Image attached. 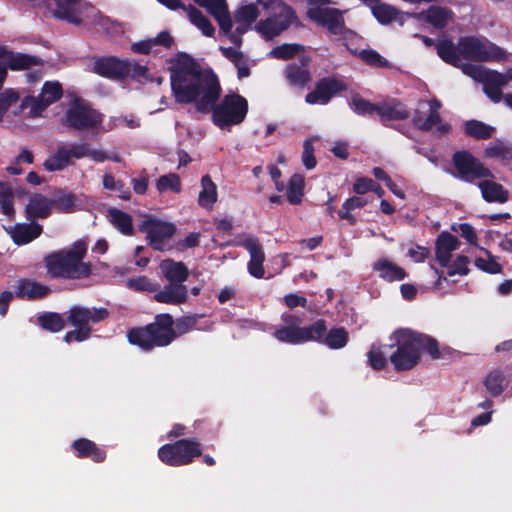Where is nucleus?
Masks as SVG:
<instances>
[{
  "label": "nucleus",
  "instance_id": "f257e3e1",
  "mask_svg": "<svg viewBox=\"0 0 512 512\" xmlns=\"http://www.w3.org/2000/svg\"><path fill=\"white\" fill-rule=\"evenodd\" d=\"M170 86L178 104H195L202 114L212 113V122L220 129L241 124L248 113V101L238 93L221 96L218 76L210 68L203 69L189 54L180 52L171 60Z\"/></svg>",
  "mask_w": 512,
  "mask_h": 512
},
{
  "label": "nucleus",
  "instance_id": "f03ea898",
  "mask_svg": "<svg viewBox=\"0 0 512 512\" xmlns=\"http://www.w3.org/2000/svg\"><path fill=\"white\" fill-rule=\"evenodd\" d=\"M393 339L397 349L390 355V362L396 371L413 369L421 353H427L434 360L441 357L438 341L427 334L400 328L393 333Z\"/></svg>",
  "mask_w": 512,
  "mask_h": 512
},
{
  "label": "nucleus",
  "instance_id": "7ed1b4c3",
  "mask_svg": "<svg viewBox=\"0 0 512 512\" xmlns=\"http://www.w3.org/2000/svg\"><path fill=\"white\" fill-rule=\"evenodd\" d=\"M87 244L78 240L70 249H61L43 258L46 273L51 279L81 280L92 274V264L84 262Z\"/></svg>",
  "mask_w": 512,
  "mask_h": 512
},
{
  "label": "nucleus",
  "instance_id": "20e7f679",
  "mask_svg": "<svg viewBox=\"0 0 512 512\" xmlns=\"http://www.w3.org/2000/svg\"><path fill=\"white\" fill-rule=\"evenodd\" d=\"M127 339L131 345L147 352L156 347H167L176 340L173 316L169 313L157 314L153 322L129 329Z\"/></svg>",
  "mask_w": 512,
  "mask_h": 512
},
{
  "label": "nucleus",
  "instance_id": "39448f33",
  "mask_svg": "<svg viewBox=\"0 0 512 512\" xmlns=\"http://www.w3.org/2000/svg\"><path fill=\"white\" fill-rule=\"evenodd\" d=\"M311 320L306 312L287 311L281 315V323L275 328L273 336L279 342L292 345L320 339V320L308 325Z\"/></svg>",
  "mask_w": 512,
  "mask_h": 512
},
{
  "label": "nucleus",
  "instance_id": "423d86ee",
  "mask_svg": "<svg viewBox=\"0 0 512 512\" xmlns=\"http://www.w3.org/2000/svg\"><path fill=\"white\" fill-rule=\"evenodd\" d=\"M157 455L159 460L170 467L190 465L202 456L201 442L196 438H182L162 445Z\"/></svg>",
  "mask_w": 512,
  "mask_h": 512
},
{
  "label": "nucleus",
  "instance_id": "0eeeda50",
  "mask_svg": "<svg viewBox=\"0 0 512 512\" xmlns=\"http://www.w3.org/2000/svg\"><path fill=\"white\" fill-rule=\"evenodd\" d=\"M63 96L62 85L58 81H46L42 85L38 96L27 95L21 99L19 107L14 110V115L25 114L26 118L34 119L42 116V113Z\"/></svg>",
  "mask_w": 512,
  "mask_h": 512
},
{
  "label": "nucleus",
  "instance_id": "6e6552de",
  "mask_svg": "<svg viewBox=\"0 0 512 512\" xmlns=\"http://www.w3.org/2000/svg\"><path fill=\"white\" fill-rule=\"evenodd\" d=\"M462 60L471 62H499L506 59V52L495 43L475 36L459 38Z\"/></svg>",
  "mask_w": 512,
  "mask_h": 512
},
{
  "label": "nucleus",
  "instance_id": "1a4fd4ad",
  "mask_svg": "<svg viewBox=\"0 0 512 512\" xmlns=\"http://www.w3.org/2000/svg\"><path fill=\"white\" fill-rule=\"evenodd\" d=\"M451 164L453 176L466 183H475L480 179L494 178L491 170L468 150H457L453 153Z\"/></svg>",
  "mask_w": 512,
  "mask_h": 512
},
{
  "label": "nucleus",
  "instance_id": "9d476101",
  "mask_svg": "<svg viewBox=\"0 0 512 512\" xmlns=\"http://www.w3.org/2000/svg\"><path fill=\"white\" fill-rule=\"evenodd\" d=\"M102 121L101 113L76 98L65 112L63 125L75 131H83L98 128Z\"/></svg>",
  "mask_w": 512,
  "mask_h": 512
},
{
  "label": "nucleus",
  "instance_id": "9b49d317",
  "mask_svg": "<svg viewBox=\"0 0 512 512\" xmlns=\"http://www.w3.org/2000/svg\"><path fill=\"white\" fill-rule=\"evenodd\" d=\"M296 20L297 16L294 9L290 5L281 2L278 11L274 15L261 20L256 27L266 40H271L287 30Z\"/></svg>",
  "mask_w": 512,
  "mask_h": 512
},
{
  "label": "nucleus",
  "instance_id": "f8f14e48",
  "mask_svg": "<svg viewBox=\"0 0 512 512\" xmlns=\"http://www.w3.org/2000/svg\"><path fill=\"white\" fill-rule=\"evenodd\" d=\"M139 231L146 234L148 244L155 251H163L165 242L173 237L176 226L153 216H147L139 224Z\"/></svg>",
  "mask_w": 512,
  "mask_h": 512
},
{
  "label": "nucleus",
  "instance_id": "ddd939ff",
  "mask_svg": "<svg viewBox=\"0 0 512 512\" xmlns=\"http://www.w3.org/2000/svg\"><path fill=\"white\" fill-rule=\"evenodd\" d=\"M88 154V143H72L58 146L55 152L44 161L43 166L49 172L61 171L73 164V159H82Z\"/></svg>",
  "mask_w": 512,
  "mask_h": 512
},
{
  "label": "nucleus",
  "instance_id": "4468645a",
  "mask_svg": "<svg viewBox=\"0 0 512 512\" xmlns=\"http://www.w3.org/2000/svg\"><path fill=\"white\" fill-rule=\"evenodd\" d=\"M93 72L109 79H124L131 72V61L115 56L100 57L93 64Z\"/></svg>",
  "mask_w": 512,
  "mask_h": 512
},
{
  "label": "nucleus",
  "instance_id": "2eb2a0df",
  "mask_svg": "<svg viewBox=\"0 0 512 512\" xmlns=\"http://www.w3.org/2000/svg\"><path fill=\"white\" fill-rule=\"evenodd\" d=\"M237 245L246 249L250 254V260L247 264L249 274L258 279L263 278L265 274L263 266L265 253L259 239L253 236H246L238 240Z\"/></svg>",
  "mask_w": 512,
  "mask_h": 512
},
{
  "label": "nucleus",
  "instance_id": "dca6fc26",
  "mask_svg": "<svg viewBox=\"0 0 512 512\" xmlns=\"http://www.w3.org/2000/svg\"><path fill=\"white\" fill-rule=\"evenodd\" d=\"M108 316L109 312L106 308H87L75 305L69 309L67 321L73 327H90L89 324H97Z\"/></svg>",
  "mask_w": 512,
  "mask_h": 512
},
{
  "label": "nucleus",
  "instance_id": "f3484780",
  "mask_svg": "<svg viewBox=\"0 0 512 512\" xmlns=\"http://www.w3.org/2000/svg\"><path fill=\"white\" fill-rule=\"evenodd\" d=\"M345 13L346 10L322 7V28L326 29L330 35L346 40L348 35L353 34V31L346 27Z\"/></svg>",
  "mask_w": 512,
  "mask_h": 512
},
{
  "label": "nucleus",
  "instance_id": "a211bd4d",
  "mask_svg": "<svg viewBox=\"0 0 512 512\" xmlns=\"http://www.w3.org/2000/svg\"><path fill=\"white\" fill-rule=\"evenodd\" d=\"M80 0H44L46 8L52 15L69 23L80 25L82 20L77 15Z\"/></svg>",
  "mask_w": 512,
  "mask_h": 512
},
{
  "label": "nucleus",
  "instance_id": "6ab92c4d",
  "mask_svg": "<svg viewBox=\"0 0 512 512\" xmlns=\"http://www.w3.org/2000/svg\"><path fill=\"white\" fill-rule=\"evenodd\" d=\"M204 7L218 22L220 30L229 33L232 29V19L225 0H194Z\"/></svg>",
  "mask_w": 512,
  "mask_h": 512
},
{
  "label": "nucleus",
  "instance_id": "aec40b11",
  "mask_svg": "<svg viewBox=\"0 0 512 512\" xmlns=\"http://www.w3.org/2000/svg\"><path fill=\"white\" fill-rule=\"evenodd\" d=\"M309 56H300L298 62L289 63L285 68V76L292 86L305 87L311 80L308 70L310 64Z\"/></svg>",
  "mask_w": 512,
  "mask_h": 512
},
{
  "label": "nucleus",
  "instance_id": "412c9836",
  "mask_svg": "<svg viewBox=\"0 0 512 512\" xmlns=\"http://www.w3.org/2000/svg\"><path fill=\"white\" fill-rule=\"evenodd\" d=\"M372 270L380 279L388 283L402 281L408 276L403 267L385 257L377 259L372 264Z\"/></svg>",
  "mask_w": 512,
  "mask_h": 512
},
{
  "label": "nucleus",
  "instance_id": "4be33fe9",
  "mask_svg": "<svg viewBox=\"0 0 512 512\" xmlns=\"http://www.w3.org/2000/svg\"><path fill=\"white\" fill-rule=\"evenodd\" d=\"M460 242L458 238L450 232H441L435 242L436 260L441 267H446L450 263L451 253L458 249Z\"/></svg>",
  "mask_w": 512,
  "mask_h": 512
},
{
  "label": "nucleus",
  "instance_id": "5701e85b",
  "mask_svg": "<svg viewBox=\"0 0 512 512\" xmlns=\"http://www.w3.org/2000/svg\"><path fill=\"white\" fill-rule=\"evenodd\" d=\"M71 448L77 458H89L95 463H102L106 459V451L87 438L74 440Z\"/></svg>",
  "mask_w": 512,
  "mask_h": 512
},
{
  "label": "nucleus",
  "instance_id": "b1692460",
  "mask_svg": "<svg viewBox=\"0 0 512 512\" xmlns=\"http://www.w3.org/2000/svg\"><path fill=\"white\" fill-rule=\"evenodd\" d=\"M51 293V288L47 285L36 282L30 278L19 280L15 290V296L20 299L39 300L47 297Z\"/></svg>",
  "mask_w": 512,
  "mask_h": 512
},
{
  "label": "nucleus",
  "instance_id": "393cba45",
  "mask_svg": "<svg viewBox=\"0 0 512 512\" xmlns=\"http://www.w3.org/2000/svg\"><path fill=\"white\" fill-rule=\"evenodd\" d=\"M411 16L417 20H423L437 29H443L453 16V12L448 8L432 5L426 11L412 13Z\"/></svg>",
  "mask_w": 512,
  "mask_h": 512
},
{
  "label": "nucleus",
  "instance_id": "a878e982",
  "mask_svg": "<svg viewBox=\"0 0 512 512\" xmlns=\"http://www.w3.org/2000/svg\"><path fill=\"white\" fill-rule=\"evenodd\" d=\"M188 299V289L184 284H168L154 294V300L158 303L179 305Z\"/></svg>",
  "mask_w": 512,
  "mask_h": 512
},
{
  "label": "nucleus",
  "instance_id": "bb28decb",
  "mask_svg": "<svg viewBox=\"0 0 512 512\" xmlns=\"http://www.w3.org/2000/svg\"><path fill=\"white\" fill-rule=\"evenodd\" d=\"M51 213V200L40 193L32 195L25 208L26 218L30 221H35L36 219H45L49 217Z\"/></svg>",
  "mask_w": 512,
  "mask_h": 512
},
{
  "label": "nucleus",
  "instance_id": "cd10ccee",
  "mask_svg": "<svg viewBox=\"0 0 512 512\" xmlns=\"http://www.w3.org/2000/svg\"><path fill=\"white\" fill-rule=\"evenodd\" d=\"M483 90L493 102H500L503 98L502 88L508 83V77L500 72L491 70L482 79Z\"/></svg>",
  "mask_w": 512,
  "mask_h": 512
},
{
  "label": "nucleus",
  "instance_id": "c85d7f7f",
  "mask_svg": "<svg viewBox=\"0 0 512 512\" xmlns=\"http://www.w3.org/2000/svg\"><path fill=\"white\" fill-rule=\"evenodd\" d=\"M377 115L383 125L388 126L390 121L406 120L409 117V111L400 101L393 99L389 102H383L378 105Z\"/></svg>",
  "mask_w": 512,
  "mask_h": 512
},
{
  "label": "nucleus",
  "instance_id": "c756f323",
  "mask_svg": "<svg viewBox=\"0 0 512 512\" xmlns=\"http://www.w3.org/2000/svg\"><path fill=\"white\" fill-rule=\"evenodd\" d=\"M42 231V225L35 221L17 223L11 231V238L16 245L22 246L37 239L42 234Z\"/></svg>",
  "mask_w": 512,
  "mask_h": 512
},
{
  "label": "nucleus",
  "instance_id": "7c9ffc66",
  "mask_svg": "<svg viewBox=\"0 0 512 512\" xmlns=\"http://www.w3.org/2000/svg\"><path fill=\"white\" fill-rule=\"evenodd\" d=\"M159 267L164 278L170 284H183L188 279L189 271L186 265L181 261L165 259L161 261Z\"/></svg>",
  "mask_w": 512,
  "mask_h": 512
},
{
  "label": "nucleus",
  "instance_id": "2f4dec72",
  "mask_svg": "<svg viewBox=\"0 0 512 512\" xmlns=\"http://www.w3.org/2000/svg\"><path fill=\"white\" fill-rule=\"evenodd\" d=\"M490 179L478 183L483 199L488 203H506L509 200V191L502 184Z\"/></svg>",
  "mask_w": 512,
  "mask_h": 512
},
{
  "label": "nucleus",
  "instance_id": "473e14b6",
  "mask_svg": "<svg viewBox=\"0 0 512 512\" xmlns=\"http://www.w3.org/2000/svg\"><path fill=\"white\" fill-rule=\"evenodd\" d=\"M436 49L442 61L454 67H460L462 56L460 54L459 42L455 45L451 39L445 38L437 41Z\"/></svg>",
  "mask_w": 512,
  "mask_h": 512
},
{
  "label": "nucleus",
  "instance_id": "72a5a7b5",
  "mask_svg": "<svg viewBox=\"0 0 512 512\" xmlns=\"http://www.w3.org/2000/svg\"><path fill=\"white\" fill-rule=\"evenodd\" d=\"M109 222L123 235H134L132 216L118 208L110 207L107 210Z\"/></svg>",
  "mask_w": 512,
  "mask_h": 512
},
{
  "label": "nucleus",
  "instance_id": "f704fd0d",
  "mask_svg": "<svg viewBox=\"0 0 512 512\" xmlns=\"http://www.w3.org/2000/svg\"><path fill=\"white\" fill-rule=\"evenodd\" d=\"M484 156L486 158L500 160L505 165H512V145L508 142L496 139L484 149Z\"/></svg>",
  "mask_w": 512,
  "mask_h": 512
},
{
  "label": "nucleus",
  "instance_id": "c9c22d12",
  "mask_svg": "<svg viewBox=\"0 0 512 512\" xmlns=\"http://www.w3.org/2000/svg\"><path fill=\"white\" fill-rule=\"evenodd\" d=\"M43 64L44 61L40 57L12 51V53H9L6 66L12 71H18L29 69L32 66H42Z\"/></svg>",
  "mask_w": 512,
  "mask_h": 512
},
{
  "label": "nucleus",
  "instance_id": "e433bc0d",
  "mask_svg": "<svg viewBox=\"0 0 512 512\" xmlns=\"http://www.w3.org/2000/svg\"><path fill=\"white\" fill-rule=\"evenodd\" d=\"M463 130L466 136L477 140L490 139L495 132L493 126L476 119L467 120L464 123Z\"/></svg>",
  "mask_w": 512,
  "mask_h": 512
},
{
  "label": "nucleus",
  "instance_id": "4c0bfd02",
  "mask_svg": "<svg viewBox=\"0 0 512 512\" xmlns=\"http://www.w3.org/2000/svg\"><path fill=\"white\" fill-rule=\"evenodd\" d=\"M348 50L356 57L360 58L366 65L374 68H381V69H391L392 64L383 57L378 51L374 49H362L358 51L357 49Z\"/></svg>",
  "mask_w": 512,
  "mask_h": 512
},
{
  "label": "nucleus",
  "instance_id": "58836bf2",
  "mask_svg": "<svg viewBox=\"0 0 512 512\" xmlns=\"http://www.w3.org/2000/svg\"><path fill=\"white\" fill-rule=\"evenodd\" d=\"M348 89V85L341 79L336 77L322 78V105L330 102V100L340 95Z\"/></svg>",
  "mask_w": 512,
  "mask_h": 512
},
{
  "label": "nucleus",
  "instance_id": "ea45409f",
  "mask_svg": "<svg viewBox=\"0 0 512 512\" xmlns=\"http://www.w3.org/2000/svg\"><path fill=\"white\" fill-rule=\"evenodd\" d=\"M483 384L487 392L492 397H498L502 394L504 387L508 384V381L506 380L503 371L497 368L486 375Z\"/></svg>",
  "mask_w": 512,
  "mask_h": 512
},
{
  "label": "nucleus",
  "instance_id": "a19ab883",
  "mask_svg": "<svg viewBox=\"0 0 512 512\" xmlns=\"http://www.w3.org/2000/svg\"><path fill=\"white\" fill-rule=\"evenodd\" d=\"M202 190L199 193L198 204L206 209H211L217 201V187L209 175L201 179Z\"/></svg>",
  "mask_w": 512,
  "mask_h": 512
},
{
  "label": "nucleus",
  "instance_id": "79ce46f5",
  "mask_svg": "<svg viewBox=\"0 0 512 512\" xmlns=\"http://www.w3.org/2000/svg\"><path fill=\"white\" fill-rule=\"evenodd\" d=\"M186 11L188 13V17L191 23L194 24L198 29H200L205 36L211 37L214 35V26L212 25L211 21L206 16H204L203 13L198 8L190 4L187 6Z\"/></svg>",
  "mask_w": 512,
  "mask_h": 512
},
{
  "label": "nucleus",
  "instance_id": "37998d69",
  "mask_svg": "<svg viewBox=\"0 0 512 512\" xmlns=\"http://www.w3.org/2000/svg\"><path fill=\"white\" fill-rule=\"evenodd\" d=\"M39 326L51 333L60 332L65 327V319L57 312H44L37 318Z\"/></svg>",
  "mask_w": 512,
  "mask_h": 512
},
{
  "label": "nucleus",
  "instance_id": "c03bdc74",
  "mask_svg": "<svg viewBox=\"0 0 512 512\" xmlns=\"http://www.w3.org/2000/svg\"><path fill=\"white\" fill-rule=\"evenodd\" d=\"M370 8L373 16L383 25L392 23L399 14V11L395 7L385 3L376 2L373 3Z\"/></svg>",
  "mask_w": 512,
  "mask_h": 512
},
{
  "label": "nucleus",
  "instance_id": "a18cd8bd",
  "mask_svg": "<svg viewBox=\"0 0 512 512\" xmlns=\"http://www.w3.org/2000/svg\"><path fill=\"white\" fill-rule=\"evenodd\" d=\"M304 186V177L301 174L296 173L291 176L287 189V199L290 204L297 205L301 203Z\"/></svg>",
  "mask_w": 512,
  "mask_h": 512
},
{
  "label": "nucleus",
  "instance_id": "49530a36",
  "mask_svg": "<svg viewBox=\"0 0 512 512\" xmlns=\"http://www.w3.org/2000/svg\"><path fill=\"white\" fill-rule=\"evenodd\" d=\"M14 194L12 187L7 182H0V210L1 213L12 217L15 214Z\"/></svg>",
  "mask_w": 512,
  "mask_h": 512
},
{
  "label": "nucleus",
  "instance_id": "de8ad7c7",
  "mask_svg": "<svg viewBox=\"0 0 512 512\" xmlns=\"http://www.w3.org/2000/svg\"><path fill=\"white\" fill-rule=\"evenodd\" d=\"M349 336L348 332L343 327L330 329L322 342L331 349H341L346 346Z\"/></svg>",
  "mask_w": 512,
  "mask_h": 512
},
{
  "label": "nucleus",
  "instance_id": "09e8293b",
  "mask_svg": "<svg viewBox=\"0 0 512 512\" xmlns=\"http://www.w3.org/2000/svg\"><path fill=\"white\" fill-rule=\"evenodd\" d=\"M368 200L362 195L353 196L345 200L342 205L341 210L339 211V216L341 219L348 220L351 224L356 222V218L351 214V211L362 208L367 205Z\"/></svg>",
  "mask_w": 512,
  "mask_h": 512
},
{
  "label": "nucleus",
  "instance_id": "8fccbe9b",
  "mask_svg": "<svg viewBox=\"0 0 512 512\" xmlns=\"http://www.w3.org/2000/svg\"><path fill=\"white\" fill-rule=\"evenodd\" d=\"M156 188L159 193L172 191L173 193L179 194L181 192L180 177L175 173L162 175L156 181Z\"/></svg>",
  "mask_w": 512,
  "mask_h": 512
},
{
  "label": "nucleus",
  "instance_id": "3c124183",
  "mask_svg": "<svg viewBox=\"0 0 512 512\" xmlns=\"http://www.w3.org/2000/svg\"><path fill=\"white\" fill-rule=\"evenodd\" d=\"M304 50V47L297 43H284L282 45L274 47L270 56L276 59L289 60L296 56L298 53Z\"/></svg>",
  "mask_w": 512,
  "mask_h": 512
},
{
  "label": "nucleus",
  "instance_id": "603ef678",
  "mask_svg": "<svg viewBox=\"0 0 512 512\" xmlns=\"http://www.w3.org/2000/svg\"><path fill=\"white\" fill-rule=\"evenodd\" d=\"M258 16L259 11L255 4H248L239 7L234 15L237 24L245 26H250Z\"/></svg>",
  "mask_w": 512,
  "mask_h": 512
},
{
  "label": "nucleus",
  "instance_id": "864d4df0",
  "mask_svg": "<svg viewBox=\"0 0 512 512\" xmlns=\"http://www.w3.org/2000/svg\"><path fill=\"white\" fill-rule=\"evenodd\" d=\"M52 208H55L61 213H71L75 207V196L72 193L60 192L50 199Z\"/></svg>",
  "mask_w": 512,
  "mask_h": 512
},
{
  "label": "nucleus",
  "instance_id": "5fc2aeb1",
  "mask_svg": "<svg viewBox=\"0 0 512 512\" xmlns=\"http://www.w3.org/2000/svg\"><path fill=\"white\" fill-rule=\"evenodd\" d=\"M201 316L200 315H188V316H182L174 320V331L176 335V339L184 335L194 329L197 328L198 320Z\"/></svg>",
  "mask_w": 512,
  "mask_h": 512
},
{
  "label": "nucleus",
  "instance_id": "6e6d98bb",
  "mask_svg": "<svg viewBox=\"0 0 512 512\" xmlns=\"http://www.w3.org/2000/svg\"><path fill=\"white\" fill-rule=\"evenodd\" d=\"M378 105L379 104H374L359 95L352 98V109L356 114L361 116H372L375 113L377 114Z\"/></svg>",
  "mask_w": 512,
  "mask_h": 512
},
{
  "label": "nucleus",
  "instance_id": "4d7b16f0",
  "mask_svg": "<svg viewBox=\"0 0 512 512\" xmlns=\"http://www.w3.org/2000/svg\"><path fill=\"white\" fill-rule=\"evenodd\" d=\"M20 100V93L13 89L7 88L0 93V122L11 106Z\"/></svg>",
  "mask_w": 512,
  "mask_h": 512
},
{
  "label": "nucleus",
  "instance_id": "13d9d810",
  "mask_svg": "<svg viewBox=\"0 0 512 512\" xmlns=\"http://www.w3.org/2000/svg\"><path fill=\"white\" fill-rule=\"evenodd\" d=\"M127 286L135 291L156 292L159 289L157 283L151 282L146 276H137L128 279Z\"/></svg>",
  "mask_w": 512,
  "mask_h": 512
},
{
  "label": "nucleus",
  "instance_id": "bf43d9fd",
  "mask_svg": "<svg viewBox=\"0 0 512 512\" xmlns=\"http://www.w3.org/2000/svg\"><path fill=\"white\" fill-rule=\"evenodd\" d=\"M486 254L488 255L487 259H484L482 257H478L475 260V266L489 274H498L502 272V266L499 264L495 257L489 252L486 251Z\"/></svg>",
  "mask_w": 512,
  "mask_h": 512
},
{
  "label": "nucleus",
  "instance_id": "052dcab7",
  "mask_svg": "<svg viewBox=\"0 0 512 512\" xmlns=\"http://www.w3.org/2000/svg\"><path fill=\"white\" fill-rule=\"evenodd\" d=\"M317 139V137L307 138L303 143V152L301 159L303 165L308 170L315 168L317 164L313 146V141H316Z\"/></svg>",
  "mask_w": 512,
  "mask_h": 512
},
{
  "label": "nucleus",
  "instance_id": "680f3d73",
  "mask_svg": "<svg viewBox=\"0 0 512 512\" xmlns=\"http://www.w3.org/2000/svg\"><path fill=\"white\" fill-rule=\"evenodd\" d=\"M367 358L370 367L377 371L384 369L387 364L386 356L378 346L371 347L367 354Z\"/></svg>",
  "mask_w": 512,
  "mask_h": 512
},
{
  "label": "nucleus",
  "instance_id": "e2e57ef3",
  "mask_svg": "<svg viewBox=\"0 0 512 512\" xmlns=\"http://www.w3.org/2000/svg\"><path fill=\"white\" fill-rule=\"evenodd\" d=\"M470 260L465 255H458L457 258L453 261L452 264H448L447 274L449 276H454L456 274L459 275H467L469 273V264Z\"/></svg>",
  "mask_w": 512,
  "mask_h": 512
},
{
  "label": "nucleus",
  "instance_id": "0e129e2a",
  "mask_svg": "<svg viewBox=\"0 0 512 512\" xmlns=\"http://www.w3.org/2000/svg\"><path fill=\"white\" fill-rule=\"evenodd\" d=\"M459 68L462 69V72L465 75H468L479 82H481L482 79L486 76V74L491 71L490 69H487L483 66L471 63H464L463 61H461V65Z\"/></svg>",
  "mask_w": 512,
  "mask_h": 512
},
{
  "label": "nucleus",
  "instance_id": "69168bd1",
  "mask_svg": "<svg viewBox=\"0 0 512 512\" xmlns=\"http://www.w3.org/2000/svg\"><path fill=\"white\" fill-rule=\"evenodd\" d=\"M374 186V180L368 177H360L353 184V191L358 195H364L370 192Z\"/></svg>",
  "mask_w": 512,
  "mask_h": 512
},
{
  "label": "nucleus",
  "instance_id": "338daca9",
  "mask_svg": "<svg viewBox=\"0 0 512 512\" xmlns=\"http://www.w3.org/2000/svg\"><path fill=\"white\" fill-rule=\"evenodd\" d=\"M441 122V116L438 111L430 110L429 114L426 118L423 119V122L419 124V130L421 131H430L435 125Z\"/></svg>",
  "mask_w": 512,
  "mask_h": 512
},
{
  "label": "nucleus",
  "instance_id": "774afa93",
  "mask_svg": "<svg viewBox=\"0 0 512 512\" xmlns=\"http://www.w3.org/2000/svg\"><path fill=\"white\" fill-rule=\"evenodd\" d=\"M330 151L336 158L341 160H347L350 155L349 144L344 140L336 141Z\"/></svg>",
  "mask_w": 512,
  "mask_h": 512
}]
</instances>
